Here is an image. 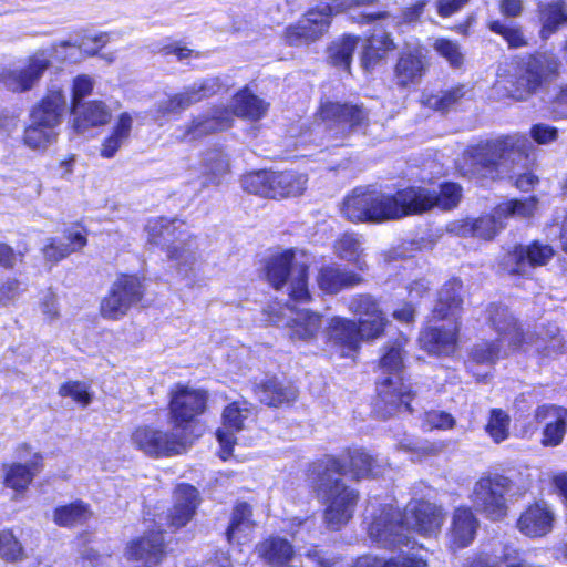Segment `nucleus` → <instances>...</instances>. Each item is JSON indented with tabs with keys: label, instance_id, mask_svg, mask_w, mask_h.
I'll return each mask as SVG.
<instances>
[{
	"label": "nucleus",
	"instance_id": "f257e3e1",
	"mask_svg": "<svg viewBox=\"0 0 567 567\" xmlns=\"http://www.w3.org/2000/svg\"><path fill=\"white\" fill-rule=\"evenodd\" d=\"M365 518H370L368 533L372 542L385 548L403 546L414 548L416 542L412 533L423 537L436 536L444 522L440 506L422 501H411L402 514L390 504H377L370 501L365 508Z\"/></svg>",
	"mask_w": 567,
	"mask_h": 567
},
{
	"label": "nucleus",
	"instance_id": "f03ea898",
	"mask_svg": "<svg viewBox=\"0 0 567 567\" xmlns=\"http://www.w3.org/2000/svg\"><path fill=\"white\" fill-rule=\"evenodd\" d=\"M530 142L525 136L507 135L481 143L463 155V174L474 179H514L515 186L528 192L538 182L532 172H523L530 163Z\"/></svg>",
	"mask_w": 567,
	"mask_h": 567
},
{
	"label": "nucleus",
	"instance_id": "7ed1b4c3",
	"mask_svg": "<svg viewBox=\"0 0 567 567\" xmlns=\"http://www.w3.org/2000/svg\"><path fill=\"white\" fill-rule=\"evenodd\" d=\"M344 473V464L336 457H327L311 468L313 489L324 505V524L332 530H339L350 522L359 499V493L343 481Z\"/></svg>",
	"mask_w": 567,
	"mask_h": 567
},
{
	"label": "nucleus",
	"instance_id": "20e7f679",
	"mask_svg": "<svg viewBox=\"0 0 567 567\" xmlns=\"http://www.w3.org/2000/svg\"><path fill=\"white\" fill-rule=\"evenodd\" d=\"M486 320L497 333V342L507 347L503 351L505 355L516 350H535L544 357H550L563 350V339L554 323L543 327L535 333L525 332L509 309L501 303H491L487 307Z\"/></svg>",
	"mask_w": 567,
	"mask_h": 567
},
{
	"label": "nucleus",
	"instance_id": "39448f33",
	"mask_svg": "<svg viewBox=\"0 0 567 567\" xmlns=\"http://www.w3.org/2000/svg\"><path fill=\"white\" fill-rule=\"evenodd\" d=\"M406 339L399 338L391 346L385 347V352L380 360V369L383 378L377 383L378 399L374 403V412L382 419L390 417L398 412H411L410 402L413 398L412 385L403 379V347Z\"/></svg>",
	"mask_w": 567,
	"mask_h": 567
},
{
	"label": "nucleus",
	"instance_id": "423d86ee",
	"mask_svg": "<svg viewBox=\"0 0 567 567\" xmlns=\"http://www.w3.org/2000/svg\"><path fill=\"white\" fill-rule=\"evenodd\" d=\"M402 190L395 195L368 188H355L342 204V215L352 223H382L408 215Z\"/></svg>",
	"mask_w": 567,
	"mask_h": 567
},
{
	"label": "nucleus",
	"instance_id": "0eeeda50",
	"mask_svg": "<svg viewBox=\"0 0 567 567\" xmlns=\"http://www.w3.org/2000/svg\"><path fill=\"white\" fill-rule=\"evenodd\" d=\"M309 266L310 260L305 252L289 249L268 259L266 277L276 290L287 288L289 301L303 303L310 300Z\"/></svg>",
	"mask_w": 567,
	"mask_h": 567
},
{
	"label": "nucleus",
	"instance_id": "6e6552de",
	"mask_svg": "<svg viewBox=\"0 0 567 567\" xmlns=\"http://www.w3.org/2000/svg\"><path fill=\"white\" fill-rule=\"evenodd\" d=\"M146 230L148 240L167 250V257L176 262L179 270L193 269L199 255L196 238L184 229V223L177 219L159 217L150 220Z\"/></svg>",
	"mask_w": 567,
	"mask_h": 567
},
{
	"label": "nucleus",
	"instance_id": "1a4fd4ad",
	"mask_svg": "<svg viewBox=\"0 0 567 567\" xmlns=\"http://www.w3.org/2000/svg\"><path fill=\"white\" fill-rule=\"evenodd\" d=\"M320 120L331 145H341L350 134L364 132L369 112L362 105L328 102L320 107Z\"/></svg>",
	"mask_w": 567,
	"mask_h": 567
},
{
	"label": "nucleus",
	"instance_id": "9d476101",
	"mask_svg": "<svg viewBox=\"0 0 567 567\" xmlns=\"http://www.w3.org/2000/svg\"><path fill=\"white\" fill-rule=\"evenodd\" d=\"M512 489L511 478L498 473L484 475L473 487V506L489 519H502L507 515V495Z\"/></svg>",
	"mask_w": 567,
	"mask_h": 567
},
{
	"label": "nucleus",
	"instance_id": "9b49d317",
	"mask_svg": "<svg viewBox=\"0 0 567 567\" xmlns=\"http://www.w3.org/2000/svg\"><path fill=\"white\" fill-rule=\"evenodd\" d=\"M535 196L525 199H511L497 205L491 216L480 217L464 226V233L489 240L503 228L502 219L507 217L528 218L537 209Z\"/></svg>",
	"mask_w": 567,
	"mask_h": 567
},
{
	"label": "nucleus",
	"instance_id": "f8f14e48",
	"mask_svg": "<svg viewBox=\"0 0 567 567\" xmlns=\"http://www.w3.org/2000/svg\"><path fill=\"white\" fill-rule=\"evenodd\" d=\"M560 62L553 53H536L530 55L520 68V72L513 83L514 89L509 91V96L522 101L536 92L543 81L557 74Z\"/></svg>",
	"mask_w": 567,
	"mask_h": 567
},
{
	"label": "nucleus",
	"instance_id": "ddd939ff",
	"mask_svg": "<svg viewBox=\"0 0 567 567\" xmlns=\"http://www.w3.org/2000/svg\"><path fill=\"white\" fill-rule=\"evenodd\" d=\"M133 444L151 457H167L186 451L189 442L184 433L173 429L164 432L152 426L137 427L132 434Z\"/></svg>",
	"mask_w": 567,
	"mask_h": 567
},
{
	"label": "nucleus",
	"instance_id": "4468645a",
	"mask_svg": "<svg viewBox=\"0 0 567 567\" xmlns=\"http://www.w3.org/2000/svg\"><path fill=\"white\" fill-rule=\"evenodd\" d=\"M144 295L141 280L131 275H121L111 286L106 297L101 301L103 318L117 320L126 315L131 307L137 305Z\"/></svg>",
	"mask_w": 567,
	"mask_h": 567
},
{
	"label": "nucleus",
	"instance_id": "2eb2a0df",
	"mask_svg": "<svg viewBox=\"0 0 567 567\" xmlns=\"http://www.w3.org/2000/svg\"><path fill=\"white\" fill-rule=\"evenodd\" d=\"M402 196L408 215L426 212L432 207L450 210L460 203L462 188L455 183L443 184L439 193L426 188L411 187L402 190Z\"/></svg>",
	"mask_w": 567,
	"mask_h": 567
},
{
	"label": "nucleus",
	"instance_id": "dca6fc26",
	"mask_svg": "<svg viewBox=\"0 0 567 567\" xmlns=\"http://www.w3.org/2000/svg\"><path fill=\"white\" fill-rule=\"evenodd\" d=\"M554 248L540 240L528 245H517L506 252L499 261V267L511 275L526 276L536 267L547 265L554 257Z\"/></svg>",
	"mask_w": 567,
	"mask_h": 567
},
{
	"label": "nucleus",
	"instance_id": "f3484780",
	"mask_svg": "<svg viewBox=\"0 0 567 567\" xmlns=\"http://www.w3.org/2000/svg\"><path fill=\"white\" fill-rule=\"evenodd\" d=\"M333 8L329 4L309 10L295 24L286 28L288 44L299 47L317 41L329 29Z\"/></svg>",
	"mask_w": 567,
	"mask_h": 567
},
{
	"label": "nucleus",
	"instance_id": "a211bd4d",
	"mask_svg": "<svg viewBox=\"0 0 567 567\" xmlns=\"http://www.w3.org/2000/svg\"><path fill=\"white\" fill-rule=\"evenodd\" d=\"M206 392L177 385L171 392L169 414L176 430L184 433L186 425L205 411Z\"/></svg>",
	"mask_w": 567,
	"mask_h": 567
},
{
	"label": "nucleus",
	"instance_id": "6ab92c4d",
	"mask_svg": "<svg viewBox=\"0 0 567 567\" xmlns=\"http://www.w3.org/2000/svg\"><path fill=\"white\" fill-rule=\"evenodd\" d=\"M50 61L34 55L29 61L4 68L0 72V83L11 92L30 91L49 68Z\"/></svg>",
	"mask_w": 567,
	"mask_h": 567
},
{
	"label": "nucleus",
	"instance_id": "aec40b11",
	"mask_svg": "<svg viewBox=\"0 0 567 567\" xmlns=\"http://www.w3.org/2000/svg\"><path fill=\"white\" fill-rule=\"evenodd\" d=\"M221 84L217 78H208L193 83L178 94L157 102L156 111L161 116L177 114L190 105L217 93Z\"/></svg>",
	"mask_w": 567,
	"mask_h": 567
},
{
	"label": "nucleus",
	"instance_id": "412c9836",
	"mask_svg": "<svg viewBox=\"0 0 567 567\" xmlns=\"http://www.w3.org/2000/svg\"><path fill=\"white\" fill-rule=\"evenodd\" d=\"M324 334L328 343L337 348L342 357H348L360 347V331L355 321L333 317L326 327Z\"/></svg>",
	"mask_w": 567,
	"mask_h": 567
},
{
	"label": "nucleus",
	"instance_id": "4be33fe9",
	"mask_svg": "<svg viewBox=\"0 0 567 567\" xmlns=\"http://www.w3.org/2000/svg\"><path fill=\"white\" fill-rule=\"evenodd\" d=\"M66 96L61 89L52 87L47 95L32 107L30 118L35 120L37 125L56 130L62 123L66 112Z\"/></svg>",
	"mask_w": 567,
	"mask_h": 567
},
{
	"label": "nucleus",
	"instance_id": "5701e85b",
	"mask_svg": "<svg viewBox=\"0 0 567 567\" xmlns=\"http://www.w3.org/2000/svg\"><path fill=\"white\" fill-rule=\"evenodd\" d=\"M250 416L251 409L246 402L243 404L231 403L224 410L223 427L216 433L217 440L221 446V458L226 460L230 455L235 443V432L243 430Z\"/></svg>",
	"mask_w": 567,
	"mask_h": 567
},
{
	"label": "nucleus",
	"instance_id": "b1692460",
	"mask_svg": "<svg viewBox=\"0 0 567 567\" xmlns=\"http://www.w3.org/2000/svg\"><path fill=\"white\" fill-rule=\"evenodd\" d=\"M458 327L457 321L447 320L446 326L423 330L419 337L421 348L437 355L453 353L456 348Z\"/></svg>",
	"mask_w": 567,
	"mask_h": 567
},
{
	"label": "nucleus",
	"instance_id": "393cba45",
	"mask_svg": "<svg viewBox=\"0 0 567 567\" xmlns=\"http://www.w3.org/2000/svg\"><path fill=\"white\" fill-rule=\"evenodd\" d=\"M555 514L544 502L527 507L517 520L518 530L527 537H543L551 529Z\"/></svg>",
	"mask_w": 567,
	"mask_h": 567
},
{
	"label": "nucleus",
	"instance_id": "a878e982",
	"mask_svg": "<svg viewBox=\"0 0 567 567\" xmlns=\"http://www.w3.org/2000/svg\"><path fill=\"white\" fill-rule=\"evenodd\" d=\"M199 504L198 491L188 484H181L174 492V506L167 514L169 527L177 529L185 526L194 516Z\"/></svg>",
	"mask_w": 567,
	"mask_h": 567
},
{
	"label": "nucleus",
	"instance_id": "bb28decb",
	"mask_svg": "<svg viewBox=\"0 0 567 567\" xmlns=\"http://www.w3.org/2000/svg\"><path fill=\"white\" fill-rule=\"evenodd\" d=\"M480 526V522L468 507H458L454 511L449 530L450 547L465 548L472 544Z\"/></svg>",
	"mask_w": 567,
	"mask_h": 567
},
{
	"label": "nucleus",
	"instance_id": "cd10ccee",
	"mask_svg": "<svg viewBox=\"0 0 567 567\" xmlns=\"http://www.w3.org/2000/svg\"><path fill=\"white\" fill-rule=\"evenodd\" d=\"M535 420L546 422L543 444L557 446L561 443L567 427V410L556 405H542L535 411Z\"/></svg>",
	"mask_w": 567,
	"mask_h": 567
},
{
	"label": "nucleus",
	"instance_id": "c85d7f7f",
	"mask_svg": "<svg viewBox=\"0 0 567 567\" xmlns=\"http://www.w3.org/2000/svg\"><path fill=\"white\" fill-rule=\"evenodd\" d=\"M73 122L72 128L83 134L92 127L106 124L111 118V112L101 101H91L83 105H74L71 110Z\"/></svg>",
	"mask_w": 567,
	"mask_h": 567
},
{
	"label": "nucleus",
	"instance_id": "c756f323",
	"mask_svg": "<svg viewBox=\"0 0 567 567\" xmlns=\"http://www.w3.org/2000/svg\"><path fill=\"white\" fill-rule=\"evenodd\" d=\"M65 241L49 239V243L42 248L44 259L49 262L56 264L69 255L81 250L87 239L82 228L71 227L64 231Z\"/></svg>",
	"mask_w": 567,
	"mask_h": 567
},
{
	"label": "nucleus",
	"instance_id": "7c9ffc66",
	"mask_svg": "<svg viewBox=\"0 0 567 567\" xmlns=\"http://www.w3.org/2000/svg\"><path fill=\"white\" fill-rule=\"evenodd\" d=\"M426 55L419 45L403 51L395 65V76L402 86L420 79L426 70Z\"/></svg>",
	"mask_w": 567,
	"mask_h": 567
},
{
	"label": "nucleus",
	"instance_id": "2f4dec72",
	"mask_svg": "<svg viewBox=\"0 0 567 567\" xmlns=\"http://www.w3.org/2000/svg\"><path fill=\"white\" fill-rule=\"evenodd\" d=\"M255 395L257 399L269 406H279L296 400L298 391L291 384H286L277 378L262 380L255 384Z\"/></svg>",
	"mask_w": 567,
	"mask_h": 567
},
{
	"label": "nucleus",
	"instance_id": "473e14b6",
	"mask_svg": "<svg viewBox=\"0 0 567 567\" xmlns=\"http://www.w3.org/2000/svg\"><path fill=\"white\" fill-rule=\"evenodd\" d=\"M164 539L162 532H152L134 540L127 548V556L136 560H144L147 567L156 566L164 556Z\"/></svg>",
	"mask_w": 567,
	"mask_h": 567
},
{
	"label": "nucleus",
	"instance_id": "72a5a7b5",
	"mask_svg": "<svg viewBox=\"0 0 567 567\" xmlns=\"http://www.w3.org/2000/svg\"><path fill=\"white\" fill-rule=\"evenodd\" d=\"M462 282L453 278L444 284L439 291L436 305L433 309V316L440 320L457 321L458 312L463 303L461 298Z\"/></svg>",
	"mask_w": 567,
	"mask_h": 567
},
{
	"label": "nucleus",
	"instance_id": "f704fd0d",
	"mask_svg": "<svg viewBox=\"0 0 567 567\" xmlns=\"http://www.w3.org/2000/svg\"><path fill=\"white\" fill-rule=\"evenodd\" d=\"M41 456L39 454H35L33 458L25 464H4V485L18 493L24 492L34 476L41 471Z\"/></svg>",
	"mask_w": 567,
	"mask_h": 567
},
{
	"label": "nucleus",
	"instance_id": "c9c22d12",
	"mask_svg": "<svg viewBox=\"0 0 567 567\" xmlns=\"http://www.w3.org/2000/svg\"><path fill=\"white\" fill-rule=\"evenodd\" d=\"M287 309L293 316L287 322L290 330V338L303 341L315 338L321 328V317L317 312L307 309H296L289 303H287Z\"/></svg>",
	"mask_w": 567,
	"mask_h": 567
},
{
	"label": "nucleus",
	"instance_id": "e433bc0d",
	"mask_svg": "<svg viewBox=\"0 0 567 567\" xmlns=\"http://www.w3.org/2000/svg\"><path fill=\"white\" fill-rule=\"evenodd\" d=\"M395 49L394 41L390 34L384 31L375 30L370 38L365 40L361 55V64L367 71L374 69L379 63L385 60L388 53Z\"/></svg>",
	"mask_w": 567,
	"mask_h": 567
},
{
	"label": "nucleus",
	"instance_id": "4c0bfd02",
	"mask_svg": "<svg viewBox=\"0 0 567 567\" xmlns=\"http://www.w3.org/2000/svg\"><path fill=\"white\" fill-rule=\"evenodd\" d=\"M202 169L204 176L203 186H218L229 173L228 156L219 148L208 150L203 154Z\"/></svg>",
	"mask_w": 567,
	"mask_h": 567
},
{
	"label": "nucleus",
	"instance_id": "58836bf2",
	"mask_svg": "<svg viewBox=\"0 0 567 567\" xmlns=\"http://www.w3.org/2000/svg\"><path fill=\"white\" fill-rule=\"evenodd\" d=\"M361 282V277L352 271L336 266L322 267L318 275V285L328 293H337L341 289L353 287Z\"/></svg>",
	"mask_w": 567,
	"mask_h": 567
},
{
	"label": "nucleus",
	"instance_id": "ea45409f",
	"mask_svg": "<svg viewBox=\"0 0 567 567\" xmlns=\"http://www.w3.org/2000/svg\"><path fill=\"white\" fill-rule=\"evenodd\" d=\"M307 183L308 177L305 174L295 171L274 172L272 198L300 196L306 190Z\"/></svg>",
	"mask_w": 567,
	"mask_h": 567
},
{
	"label": "nucleus",
	"instance_id": "a19ab883",
	"mask_svg": "<svg viewBox=\"0 0 567 567\" xmlns=\"http://www.w3.org/2000/svg\"><path fill=\"white\" fill-rule=\"evenodd\" d=\"M350 467L357 480L383 475L386 466L384 460H379L362 449L349 452Z\"/></svg>",
	"mask_w": 567,
	"mask_h": 567
},
{
	"label": "nucleus",
	"instance_id": "79ce46f5",
	"mask_svg": "<svg viewBox=\"0 0 567 567\" xmlns=\"http://www.w3.org/2000/svg\"><path fill=\"white\" fill-rule=\"evenodd\" d=\"M268 106V103L252 94L248 89L238 92L231 102L235 115L251 121L261 118L267 113Z\"/></svg>",
	"mask_w": 567,
	"mask_h": 567
},
{
	"label": "nucleus",
	"instance_id": "37998d69",
	"mask_svg": "<svg viewBox=\"0 0 567 567\" xmlns=\"http://www.w3.org/2000/svg\"><path fill=\"white\" fill-rule=\"evenodd\" d=\"M258 554L268 564L274 566H282L289 563L293 557V547L285 538L270 537L257 547Z\"/></svg>",
	"mask_w": 567,
	"mask_h": 567
},
{
	"label": "nucleus",
	"instance_id": "c03bdc74",
	"mask_svg": "<svg viewBox=\"0 0 567 567\" xmlns=\"http://www.w3.org/2000/svg\"><path fill=\"white\" fill-rule=\"evenodd\" d=\"M233 117L226 110L215 111L212 117H197L187 128L186 136L192 140L202 137L206 134L224 131L231 126Z\"/></svg>",
	"mask_w": 567,
	"mask_h": 567
},
{
	"label": "nucleus",
	"instance_id": "a18cd8bd",
	"mask_svg": "<svg viewBox=\"0 0 567 567\" xmlns=\"http://www.w3.org/2000/svg\"><path fill=\"white\" fill-rule=\"evenodd\" d=\"M502 344L497 341H482L476 343L470 353V362L468 370L477 378L478 381L485 380L487 373H478L476 372L475 365L485 364L493 365L499 358ZM504 349H507L506 346H503Z\"/></svg>",
	"mask_w": 567,
	"mask_h": 567
},
{
	"label": "nucleus",
	"instance_id": "49530a36",
	"mask_svg": "<svg viewBox=\"0 0 567 567\" xmlns=\"http://www.w3.org/2000/svg\"><path fill=\"white\" fill-rule=\"evenodd\" d=\"M252 509L247 503H238L233 509L229 526L226 530L228 542L245 539L255 526L251 519Z\"/></svg>",
	"mask_w": 567,
	"mask_h": 567
},
{
	"label": "nucleus",
	"instance_id": "de8ad7c7",
	"mask_svg": "<svg viewBox=\"0 0 567 567\" xmlns=\"http://www.w3.org/2000/svg\"><path fill=\"white\" fill-rule=\"evenodd\" d=\"M133 118L128 113H122L113 132L102 143L100 154L104 158H112L116 152L128 141Z\"/></svg>",
	"mask_w": 567,
	"mask_h": 567
},
{
	"label": "nucleus",
	"instance_id": "09e8293b",
	"mask_svg": "<svg viewBox=\"0 0 567 567\" xmlns=\"http://www.w3.org/2000/svg\"><path fill=\"white\" fill-rule=\"evenodd\" d=\"M358 43L359 38L352 35H343L333 41L328 48L329 63L336 68L349 71Z\"/></svg>",
	"mask_w": 567,
	"mask_h": 567
},
{
	"label": "nucleus",
	"instance_id": "8fccbe9b",
	"mask_svg": "<svg viewBox=\"0 0 567 567\" xmlns=\"http://www.w3.org/2000/svg\"><path fill=\"white\" fill-rule=\"evenodd\" d=\"M336 255L349 262L354 264L360 270L367 268V262L362 257V243L354 234H343L334 243Z\"/></svg>",
	"mask_w": 567,
	"mask_h": 567
},
{
	"label": "nucleus",
	"instance_id": "3c124183",
	"mask_svg": "<svg viewBox=\"0 0 567 567\" xmlns=\"http://www.w3.org/2000/svg\"><path fill=\"white\" fill-rule=\"evenodd\" d=\"M92 515L87 504L76 501L69 505L55 508L53 520L63 527H72L86 523Z\"/></svg>",
	"mask_w": 567,
	"mask_h": 567
},
{
	"label": "nucleus",
	"instance_id": "603ef678",
	"mask_svg": "<svg viewBox=\"0 0 567 567\" xmlns=\"http://www.w3.org/2000/svg\"><path fill=\"white\" fill-rule=\"evenodd\" d=\"M465 86L457 85L436 93H425L422 103L432 110L444 113L453 109L465 96Z\"/></svg>",
	"mask_w": 567,
	"mask_h": 567
},
{
	"label": "nucleus",
	"instance_id": "864d4df0",
	"mask_svg": "<svg viewBox=\"0 0 567 567\" xmlns=\"http://www.w3.org/2000/svg\"><path fill=\"white\" fill-rule=\"evenodd\" d=\"M426 0L417 1L415 4H413L410 8H406L402 14L400 20H398L395 17L390 16L385 11H378V12H364L361 13L358 22L359 23H370L374 20H385L386 24H396V23H412L420 19V17L423 14L424 9L426 7Z\"/></svg>",
	"mask_w": 567,
	"mask_h": 567
},
{
	"label": "nucleus",
	"instance_id": "5fc2aeb1",
	"mask_svg": "<svg viewBox=\"0 0 567 567\" xmlns=\"http://www.w3.org/2000/svg\"><path fill=\"white\" fill-rule=\"evenodd\" d=\"M539 17L542 21L540 35L543 39L549 38L560 24L567 22V14L564 11L561 1L540 3Z\"/></svg>",
	"mask_w": 567,
	"mask_h": 567
},
{
	"label": "nucleus",
	"instance_id": "6e6d98bb",
	"mask_svg": "<svg viewBox=\"0 0 567 567\" xmlns=\"http://www.w3.org/2000/svg\"><path fill=\"white\" fill-rule=\"evenodd\" d=\"M352 567H427V564L422 557L402 554L388 560L373 556H363L358 558Z\"/></svg>",
	"mask_w": 567,
	"mask_h": 567
},
{
	"label": "nucleus",
	"instance_id": "4d7b16f0",
	"mask_svg": "<svg viewBox=\"0 0 567 567\" xmlns=\"http://www.w3.org/2000/svg\"><path fill=\"white\" fill-rule=\"evenodd\" d=\"M272 181L274 172L261 169L244 175L241 177V186L247 193L272 198Z\"/></svg>",
	"mask_w": 567,
	"mask_h": 567
},
{
	"label": "nucleus",
	"instance_id": "13d9d810",
	"mask_svg": "<svg viewBox=\"0 0 567 567\" xmlns=\"http://www.w3.org/2000/svg\"><path fill=\"white\" fill-rule=\"evenodd\" d=\"M56 131L37 125L35 120L30 118L24 130L23 142L31 150H45L56 138Z\"/></svg>",
	"mask_w": 567,
	"mask_h": 567
},
{
	"label": "nucleus",
	"instance_id": "bf43d9fd",
	"mask_svg": "<svg viewBox=\"0 0 567 567\" xmlns=\"http://www.w3.org/2000/svg\"><path fill=\"white\" fill-rule=\"evenodd\" d=\"M511 416L502 409H492L485 431L494 443L499 444L509 436Z\"/></svg>",
	"mask_w": 567,
	"mask_h": 567
},
{
	"label": "nucleus",
	"instance_id": "052dcab7",
	"mask_svg": "<svg viewBox=\"0 0 567 567\" xmlns=\"http://www.w3.org/2000/svg\"><path fill=\"white\" fill-rule=\"evenodd\" d=\"M487 27L492 32L499 34L512 49L522 48L527 44L522 28L516 24L491 20Z\"/></svg>",
	"mask_w": 567,
	"mask_h": 567
},
{
	"label": "nucleus",
	"instance_id": "680f3d73",
	"mask_svg": "<svg viewBox=\"0 0 567 567\" xmlns=\"http://www.w3.org/2000/svg\"><path fill=\"white\" fill-rule=\"evenodd\" d=\"M434 51L445 59L451 68H461L464 63V54L460 44L445 38H437L432 44Z\"/></svg>",
	"mask_w": 567,
	"mask_h": 567
},
{
	"label": "nucleus",
	"instance_id": "e2e57ef3",
	"mask_svg": "<svg viewBox=\"0 0 567 567\" xmlns=\"http://www.w3.org/2000/svg\"><path fill=\"white\" fill-rule=\"evenodd\" d=\"M348 308L358 318L380 313V310H382L378 300L370 295L353 296L349 301Z\"/></svg>",
	"mask_w": 567,
	"mask_h": 567
},
{
	"label": "nucleus",
	"instance_id": "0e129e2a",
	"mask_svg": "<svg viewBox=\"0 0 567 567\" xmlns=\"http://www.w3.org/2000/svg\"><path fill=\"white\" fill-rule=\"evenodd\" d=\"M109 42V34L101 32L99 34H84L79 43L71 44L69 41L61 42V47H78L82 52L94 55Z\"/></svg>",
	"mask_w": 567,
	"mask_h": 567
},
{
	"label": "nucleus",
	"instance_id": "69168bd1",
	"mask_svg": "<svg viewBox=\"0 0 567 567\" xmlns=\"http://www.w3.org/2000/svg\"><path fill=\"white\" fill-rule=\"evenodd\" d=\"M0 556L6 560H19L23 558V549L14 535L9 530L0 532Z\"/></svg>",
	"mask_w": 567,
	"mask_h": 567
},
{
	"label": "nucleus",
	"instance_id": "338daca9",
	"mask_svg": "<svg viewBox=\"0 0 567 567\" xmlns=\"http://www.w3.org/2000/svg\"><path fill=\"white\" fill-rule=\"evenodd\" d=\"M388 318H375V319H364L358 322V328L360 331V339L362 340H374L381 337L384 332V328L388 324Z\"/></svg>",
	"mask_w": 567,
	"mask_h": 567
},
{
	"label": "nucleus",
	"instance_id": "774afa93",
	"mask_svg": "<svg viewBox=\"0 0 567 567\" xmlns=\"http://www.w3.org/2000/svg\"><path fill=\"white\" fill-rule=\"evenodd\" d=\"M61 396H70L75 402L87 405L91 401L86 385L81 382H68L59 389Z\"/></svg>",
	"mask_w": 567,
	"mask_h": 567
}]
</instances>
